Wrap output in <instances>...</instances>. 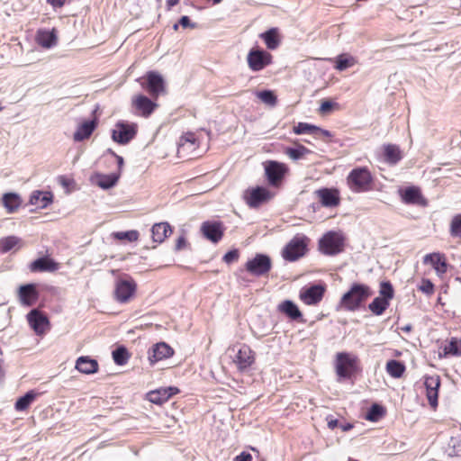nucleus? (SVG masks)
<instances>
[{"label":"nucleus","mask_w":461,"mask_h":461,"mask_svg":"<svg viewBox=\"0 0 461 461\" xmlns=\"http://www.w3.org/2000/svg\"><path fill=\"white\" fill-rule=\"evenodd\" d=\"M372 295L370 287L364 284L354 283L345 293L338 307L348 312H356Z\"/></svg>","instance_id":"1"},{"label":"nucleus","mask_w":461,"mask_h":461,"mask_svg":"<svg viewBox=\"0 0 461 461\" xmlns=\"http://www.w3.org/2000/svg\"><path fill=\"white\" fill-rule=\"evenodd\" d=\"M346 180L353 193H365L371 189L373 176L367 167H357L348 173Z\"/></svg>","instance_id":"2"},{"label":"nucleus","mask_w":461,"mask_h":461,"mask_svg":"<svg viewBox=\"0 0 461 461\" xmlns=\"http://www.w3.org/2000/svg\"><path fill=\"white\" fill-rule=\"evenodd\" d=\"M320 250L328 256L340 253L344 248V237L337 231H329L319 241Z\"/></svg>","instance_id":"3"},{"label":"nucleus","mask_w":461,"mask_h":461,"mask_svg":"<svg viewBox=\"0 0 461 461\" xmlns=\"http://www.w3.org/2000/svg\"><path fill=\"white\" fill-rule=\"evenodd\" d=\"M272 55L261 49L252 48L247 56L248 66L250 70L258 72L272 63Z\"/></svg>","instance_id":"4"},{"label":"nucleus","mask_w":461,"mask_h":461,"mask_svg":"<svg viewBox=\"0 0 461 461\" xmlns=\"http://www.w3.org/2000/svg\"><path fill=\"white\" fill-rule=\"evenodd\" d=\"M272 261L270 257L266 254H256V256L248 260L245 268L255 276H263L271 270Z\"/></svg>","instance_id":"5"},{"label":"nucleus","mask_w":461,"mask_h":461,"mask_svg":"<svg viewBox=\"0 0 461 461\" xmlns=\"http://www.w3.org/2000/svg\"><path fill=\"white\" fill-rule=\"evenodd\" d=\"M357 357L347 352H339L336 355V373L341 378H348L356 369Z\"/></svg>","instance_id":"6"},{"label":"nucleus","mask_w":461,"mask_h":461,"mask_svg":"<svg viewBox=\"0 0 461 461\" xmlns=\"http://www.w3.org/2000/svg\"><path fill=\"white\" fill-rule=\"evenodd\" d=\"M306 247V238L296 236L283 249V258L287 261H295L305 254Z\"/></svg>","instance_id":"7"},{"label":"nucleus","mask_w":461,"mask_h":461,"mask_svg":"<svg viewBox=\"0 0 461 461\" xmlns=\"http://www.w3.org/2000/svg\"><path fill=\"white\" fill-rule=\"evenodd\" d=\"M136 283L129 279H119L114 286V299L121 303H128L136 292Z\"/></svg>","instance_id":"8"},{"label":"nucleus","mask_w":461,"mask_h":461,"mask_svg":"<svg viewBox=\"0 0 461 461\" xmlns=\"http://www.w3.org/2000/svg\"><path fill=\"white\" fill-rule=\"evenodd\" d=\"M137 133V126L126 122H118L112 131V139L119 144L129 143Z\"/></svg>","instance_id":"9"},{"label":"nucleus","mask_w":461,"mask_h":461,"mask_svg":"<svg viewBox=\"0 0 461 461\" xmlns=\"http://www.w3.org/2000/svg\"><path fill=\"white\" fill-rule=\"evenodd\" d=\"M26 319L30 327L37 335H43L50 328L49 318L38 309L30 311Z\"/></svg>","instance_id":"10"},{"label":"nucleus","mask_w":461,"mask_h":461,"mask_svg":"<svg viewBox=\"0 0 461 461\" xmlns=\"http://www.w3.org/2000/svg\"><path fill=\"white\" fill-rule=\"evenodd\" d=\"M233 361L240 372H246L255 363V352L249 346L243 344L240 347Z\"/></svg>","instance_id":"11"},{"label":"nucleus","mask_w":461,"mask_h":461,"mask_svg":"<svg viewBox=\"0 0 461 461\" xmlns=\"http://www.w3.org/2000/svg\"><path fill=\"white\" fill-rule=\"evenodd\" d=\"M324 293V285H313L302 289L299 297L307 305H316L322 300Z\"/></svg>","instance_id":"12"},{"label":"nucleus","mask_w":461,"mask_h":461,"mask_svg":"<svg viewBox=\"0 0 461 461\" xmlns=\"http://www.w3.org/2000/svg\"><path fill=\"white\" fill-rule=\"evenodd\" d=\"M201 231L208 240L218 243L223 236L224 227L221 221H207L203 222Z\"/></svg>","instance_id":"13"},{"label":"nucleus","mask_w":461,"mask_h":461,"mask_svg":"<svg viewBox=\"0 0 461 461\" xmlns=\"http://www.w3.org/2000/svg\"><path fill=\"white\" fill-rule=\"evenodd\" d=\"M271 198L270 192L261 186H257L250 190H248L245 194V199L249 207L257 208L263 203L268 201Z\"/></svg>","instance_id":"14"},{"label":"nucleus","mask_w":461,"mask_h":461,"mask_svg":"<svg viewBox=\"0 0 461 461\" xmlns=\"http://www.w3.org/2000/svg\"><path fill=\"white\" fill-rule=\"evenodd\" d=\"M146 77V88L153 98H157L160 94L165 93V82L161 75L149 71L147 73Z\"/></svg>","instance_id":"15"},{"label":"nucleus","mask_w":461,"mask_h":461,"mask_svg":"<svg viewBox=\"0 0 461 461\" xmlns=\"http://www.w3.org/2000/svg\"><path fill=\"white\" fill-rule=\"evenodd\" d=\"M19 302L23 306H32L39 298V293L34 284L23 285L18 289Z\"/></svg>","instance_id":"16"},{"label":"nucleus","mask_w":461,"mask_h":461,"mask_svg":"<svg viewBox=\"0 0 461 461\" xmlns=\"http://www.w3.org/2000/svg\"><path fill=\"white\" fill-rule=\"evenodd\" d=\"M424 385L427 391V398L431 407L438 405V388L440 386V377L438 375L425 376Z\"/></svg>","instance_id":"17"},{"label":"nucleus","mask_w":461,"mask_h":461,"mask_svg":"<svg viewBox=\"0 0 461 461\" xmlns=\"http://www.w3.org/2000/svg\"><path fill=\"white\" fill-rule=\"evenodd\" d=\"M132 105L143 117H149L158 104L143 95H138L132 99Z\"/></svg>","instance_id":"18"},{"label":"nucleus","mask_w":461,"mask_h":461,"mask_svg":"<svg viewBox=\"0 0 461 461\" xmlns=\"http://www.w3.org/2000/svg\"><path fill=\"white\" fill-rule=\"evenodd\" d=\"M315 194L324 207H335L339 203V194L337 189L321 188L315 191Z\"/></svg>","instance_id":"19"},{"label":"nucleus","mask_w":461,"mask_h":461,"mask_svg":"<svg viewBox=\"0 0 461 461\" xmlns=\"http://www.w3.org/2000/svg\"><path fill=\"white\" fill-rule=\"evenodd\" d=\"M174 354L173 348L165 342L154 345L149 351V360L151 364L170 357Z\"/></svg>","instance_id":"20"},{"label":"nucleus","mask_w":461,"mask_h":461,"mask_svg":"<svg viewBox=\"0 0 461 461\" xmlns=\"http://www.w3.org/2000/svg\"><path fill=\"white\" fill-rule=\"evenodd\" d=\"M423 263L425 265H431L438 276L445 274L447 270L446 257L440 253L427 254L423 258Z\"/></svg>","instance_id":"21"},{"label":"nucleus","mask_w":461,"mask_h":461,"mask_svg":"<svg viewBox=\"0 0 461 461\" xmlns=\"http://www.w3.org/2000/svg\"><path fill=\"white\" fill-rule=\"evenodd\" d=\"M268 182L275 185L284 177L285 169L283 164L276 161H270L265 167Z\"/></svg>","instance_id":"22"},{"label":"nucleus","mask_w":461,"mask_h":461,"mask_svg":"<svg viewBox=\"0 0 461 461\" xmlns=\"http://www.w3.org/2000/svg\"><path fill=\"white\" fill-rule=\"evenodd\" d=\"M97 127V120L86 121L81 123L74 132L73 139L75 141H82L88 139L95 128Z\"/></svg>","instance_id":"23"},{"label":"nucleus","mask_w":461,"mask_h":461,"mask_svg":"<svg viewBox=\"0 0 461 461\" xmlns=\"http://www.w3.org/2000/svg\"><path fill=\"white\" fill-rule=\"evenodd\" d=\"M52 198L53 195L50 192L36 190L30 196V203L38 209H44L52 203Z\"/></svg>","instance_id":"24"},{"label":"nucleus","mask_w":461,"mask_h":461,"mask_svg":"<svg viewBox=\"0 0 461 461\" xmlns=\"http://www.w3.org/2000/svg\"><path fill=\"white\" fill-rule=\"evenodd\" d=\"M76 368L83 374H95L98 370V363L88 357H80L76 362Z\"/></svg>","instance_id":"25"},{"label":"nucleus","mask_w":461,"mask_h":461,"mask_svg":"<svg viewBox=\"0 0 461 461\" xmlns=\"http://www.w3.org/2000/svg\"><path fill=\"white\" fill-rule=\"evenodd\" d=\"M153 241L161 243L172 233L171 226L167 222L155 223L151 228Z\"/></svg>","instance_id":"26"},{"label":"nucleus","mask_w":461,"mask_h":461,"mask_svg":"<svg viewBox=\"0 0 461 461\" xmlns=\"http://www.w3.org/2000/svg\"><path fill=\"white\" fill-rule=\"evenodd\" d=\"M197 147V140L193 132H187L180 137L178 141L177 153H185L194 150Z\"/></svg>","instance_id":"27"},{"label":"nucleus","mask_w":461,"mask_h":461,"mask_svg":"<svg viewBox=\"0 0 461 461\" xmlns=\"http://www.w3.org/2000/svg\"><path fill=\"white\" fill-rule=\"evenodd\" d=\"M278 309L281 312L285 313L290 319L296 321L301 319L303 314L299 310L298 306L290 300H285L278 305Z\"/></svg>","instance_id":"28"},{"label":"nucleus","mask_w":461,"mask_h":461,"mask_svg":"<svg viewBox=\"0 0 461 461\" xmlns=\"http://www.w3.org/2000/svg\"><path fill=\"white\" fill-rule=\"evenodd\" d=\"M384 156L386 163L395 165L402 159V152L398 146L387 144L384 147Z\"/></svg>","instance_id":"29"},{"label":"nucleus","mask_w":461,"mask_h":461,"mask_svg":"<svg viewBox=\"0 0 461 461\" xmlns=\"http://www.w3.org/2000/svg\"><path fill=\"white\" fill-rule=\"evenodd\" d=\"M22 203L19 194L15 193H6L3 195V204L9 213L14 212Z\"/></svg>","instance_id":"30"},{"label":"nucleus","mask_w":461,"mask_h":461,"mask_svg":"<svg viewBox=\"0 0 461 461\" xmlns=\"http://www.w3.org/2000/svg\"><path fill=\"white\" fill-rule=\"evenodd\" d=\"M259 37L264 41L266 46L269 50H276L280 43L278 32L276 28H271L261 33Z\"/></svg>","instance_id":"31"},{"label":"nucleus","mask_w":461,"mask_h":461,"mask_svg":"<svg viewBox=\"0 0 461 461\" xmlns=\"http://www.w3.org/2000/svg\"><path fill=\"white\" fill-rule=\"evenodd\" d=\"M96 184L103 189H109L116 185L120 178V173H112L109 175H97Z\"/></svg>","instance_id":"32"},{"label":"nucleus","mask_w":461,"mask_h":461,"mask_svg":"<svg viewBox=\"0 0 461 461\" xmlns=\"http://www.w3.org/2000/svg\"><path fill=\"white\" fill-rule=\"evenodd\" d=\"M38 43L43 48H51L56 45L57 36L54 32L40 31L37 36Z\"/></svg>","instance_id":"33"},{"label":"nucleus","mask_w":461,"mask_h":461,"mask_svg":"<svg viewBox=\"0 0 461 461\" xmlns=\"http://www.w3.org/2000/svg\"><path fill=\"white\" fill-rule=\"evenodd\" d=\"M386 372L393 378H400L405 372V366L398 360H389L386 363Z\"/></svg>","instance_id":"34"},{"label":"nucleus","mask_w":461,"mask_h":461,"mask_svg":"<svg viewBox=\"0 0 461 461\" xmlns=\"http://www.w3.org/2000/svg\"><path fill=\"white\" fill-rule=\"evenodd\" d=\"M55 269V263L46 258H40L31 264V270L35 271H52Z\"/></svg>","instance_id":"35"},{"label":"nucleus","mask_w":461,"mask_h":461,"mask_svg":"<svg viewBox=\"0 0 461 461\" xmlns=\"http://www.w3.org/2000/svg\"><path fill=\"white\" fill-rule=\"evenodd\" d=\"M334 68L339 71H343L353 67L357 63V60L348 54H340L336 58Z\"/></svg>","instance_id":"36"},{"label":"nucleus","mask_w":461,"mask_h":461,"mask_svg":"<svg viewBox=\"0 0 461 461\" xmlns=\"http://www.w3.org/2000/svg\"><path fill=\"white\" fill-rule=\"evenodd\" d=\"M37 393L34 391L27 392L23 396L17 399L14 408L18 411H25L36 399Z\"/></svg>","instance_id":"37"},{"label":"nucleus","mask_w":461,"mask_h":461,"mask_svg":"<svg viewBox=\"0 0 461 461\" xmlns=\"http://www.w3.org/2000/svg\"><path fill=\"white\" fill-rule=\"evenodd\" d=\"M389 302L378 296L368 305V309L375 315H381L388 308Z\"/></svg>","instance_id":"38"},{"label":"nucleus","mask_w":461,"mask_h":461,"mask_svg":"<svg viewBox=\"0 0 461 461\" xmlns=\"http://www.w3.org/2000/svg\"><path fill=\"white\" fill-rule=\"evenodd\" d=\"M402 199L407 203H419L421 194L419 188L411 186L405 189Z\"/></svg>","instance_id":"39"},{"label":"nucleus","mask_w":461,"mask_h":461,"mask_svg":"<svg viewBox=\"0 0 461 461\" xmlns=\"http://www.w3.org/2000/svg\"><path fill=\"white\" fill-rule=\"evenodd\" d=\"M148 399L152 403L162 404L168 400V394H167L165 388H160L156 391L149 392L148 393Z\"/></svg>","instance_id":"40"},{"label":"nucleus","mask_w":461,"mask_h":461,"mask_svg":"<svg viewBox=\"0 0 461 461\" xmlns=\"http://www.w3.org/2000/svg\"><path fill=\"white\" fill-rule=\"evenodd\" d=\"M21 240L15 236H8L0 240V252L7 253L20 243Z\"/></svg>","instance_id":"41"},{"label":"nucleus","mask_w":461,"mask_h":461,"mask_svg":"<svg viewBox=\"0 0 461 461\" xmlns=\"http://www.w3.org/2000/svg\"><path fill=\"white\" fill-rule=\"evenodd\" d=\"M130 356L125 347L120 346L113 351V359L115 364L123 366L127 363Z\"/></svg>","instance_id":"42"},{"label":"nucleus","mask_w":461,"mask_h":461,"mask_svg":"<svg viewBox=\"0 0 461 461\" xmlns=\"http://www.w3.org/2000/svg\"><path fill=\"white\" fill-rule=\"evenodd\" d=\"M385 413L384 408L377 403H374L368 410L366 419L370 421L379 420Z\"/></svg>","instance_id":"43"},{"label":"nucleus","mask_w":461,"mask_h":461,"mask_svg":"<svg viewBox=\"0 0 461 461\" xmlns=\"http://www.w3.org/2000/svg\"><path fill=\"white\" fill-rule=\"evenodd\" d=\"M308 153H310V150L303 145H300L296 148H287L285 150V154L294 160L302 158L305 154Z\"/></svg>","instance_id":"44"},{"label":"nucleus","mask_w":461,"mask_h":461,"mask_svg":"<svg viewBox=\"0 0 461 461\" xmlns=\"http://www.w3.org/2000/svg\"><path fill=\"white\" fill-rule=\"evenodd\" d=\"M446 354L461 356V339L452 338L447 346L445 347Z\"/></svg>","instance_id":"45"},{"label":"nucleus","mask_w":461,"mask_h":461,"mask_svg":"<svg viewBox=\"0 0 461 461\" xmlns=\"http://www.w3.org/2000/svg\"><path fill=\"white\" fill-rule=\"evenodd\" d=\"M257 96L266 104L274 106L276 104V96L271 90L259 91L257 93Z\"/></svg>","instance_id":"46"},{"label":"nucleus","mask_w":461,"mask_h":461,"mask_svg":"<svg viewBox=\"0 0 461 461\" xmlns=\"http://www.w3.org/2000/svg\"><path fill=\"white\" fill-rule=\"evenodd\" d=\"M450 235L454 238H461V214L453 217L450 223Z\"/></svg>","instance_id":"47"},{"label":"nucleus","mask_w":461,"mask_h":461,"mask_svg":"<svg viewBox=\"0 0 461 461\" xmlns=\"http://www.w3.org/2000/svg\"><path fill=\"white\" fill-rule=\"evenodd\" d=\"M380 297L386 299L388 302L393 299L394 292L390 282H382L380 285Z\"/></svg>","instance_id":"48"},{"label":"nucleus","mask_w":461,"mask_h":461,"mask_svg":"<svg viewBox=\"0 0 461 461\" xmlns=\"http://www.w3.org/2000/svg\"><path fill=\"white\" fill-rule=\"evenodd\" d=\"M114 237L119 240H128L130 242L136 241L139 239V232L137 230L119 231L113 233Z\"/></svg>","instance_id":"49"},{"label":"nucleus","mask_w":461,"mask_h":461,"mask_svg":"<svg viewBox=\"0 0 461 461\" xmlns=\"http://www.w3.org/2000/svg\"><path fill=\"white\" fill-rule=\"evenodd\" d=\"M315 125L309 124L307 122H299L294 128V131L296 134H313L314 133Z\"/></svg>","instance_id":"50"},{"label":"nucleus","mask_w":461,"mask_h":461,"mask_svg":"<svg viewBox=\"0 0 461 461\" xmlns=\"http://www.w3.org/2000/svg\"><path fill=\"white\" fill-rule=\"evenodd\" d=\"M418 289L427 295H431L434 293V285L429 279L423 278Z\"/></svg>","instance_id":"51"},{"label":"nucleus","mask_w":461,"mask_h":461,"mask_svg":"<svg viewBox=\"0 0 461 461\" xmlns=\"http://www.w3.org/2000/svg\"><path fill=\"white\" fill-rule=\"evenodd\" d=\"M337 105L338 104L336 103H333L330 100H324L320 106L319 112L323 114L329 113L332 111L334 106Z\"/></svg>","instance_id":"52"},{"label":"nucleus","mask_w":461,"mask_h":461,"mask_svg":"<svg viewBox=\"0 0 461 461\" xmlns=\"http://www.w3.org/2000/svg\"><path fill=\"white\" fill-rule=\"evenodd\" d=\"M239 258V251L237 249H232L228 251L224 257L223 261L227 264H230Z\"/></svg>","instance_id":"53"},{"label":"nucleus","mask_w":461,"mask_h":461,"mask_svg":"<svg viewBox=\"0 0 461 461\" xmlns=\"http://www.w3.org/2000/svg\"><path fill=\"white\" fill-rule=\"evenodd\" d=\"M108 152L115 158L116 161H117V165H118V172L117 173H120L122 172V167H123V164H124V160H123V158L122 156H119L117 155L114 151H113L112 149H108Z\"/></svg>","instance_id":"54"},{"label":"nucleus","mask_w":461,"mask_h":461,"mask_svg":"<svg viewBox=\"0 0 461 461\" xmlns=\"http://www.w3.org/2000/svg\"><path fill=\"white\" fill-rule=\"evenodd\" d=\"M233 461H252V456L248 452H242L235 456Z\"/></svg>","instance_id":"55"},{"label":"nucleus","mask_w":461,"mask_h":461,"mask_svg":"<svg viewBox=\"0 0 461 461\" xmlns=\"http://www.w3.org/2000/svg\"><path fill=\"white\" fill-rule=\"evenodd\" d=\"M179 24L184 27V28H187V27H192L194 28V24H192L191 22H190V19L188 16L186 15H184L180 18L179 20Z\"/></svg>","instance_id":"56"},{"label":"nucleus","mask_w":461,"mask_h":461,"mask_svg":"<svg viewBox=\"0 0 461 461\" xmlns=\"http://www.w3.org/2000/svg\"><path fill=\"white\" fill-rule=\"evenodd\" d=\"M315 129L316 130H314V133L313 134L316 135V136H323V137H327V138L331 136V133L329 131H327V130L321 129V128H319L317 126H315Z\"/></svg>","instance_id":"57"},{"label":"nucleus","mask_w":461,"mask_h":461,"mask_svg":"<svg viewBox=\"0 0 461 461\" xmlns=\"http://www.w3.org/2000/svg\"><path fill=\"white\" fill-rule=\"evenodd\" d=\"M186 241L185 239L181 236L176 240L175 249L176 251L183 249L185 247Z\"/></svg>","instance_id":"58"},{"label":"nucleus","mask_w":461,"mask_h":461,"mask_svg":"<svg viewBox=\"0 0 461 461\" xmlns=\"http://www.w3.org/2000/svg\"><path fill=\"white\" fill-rule=\"evenodd\" d=\"M165 390L167 391V394H168V399H169L171 396H173V395H175V394H176V393H179V389H178V388H176V387H172V386L166 387V388H165Z\"/></svg>","instance_id":"59"},{"label":"nucleus","mask_w":461,"mask_h":461,"mask_svg":"<svg viewBox=\"0 0 461 461\" xmlns=\"http://www.w3.org/2000/svg\"><path fill=\"white\" fill-rule=\"evenodd\" d=\"M53 7H61L64 5L66 0H47Z\"/></svg>","instance_id":"60"},{"label":"nucleus","mask_w":461,"mask_h":461,"mask_svg":"<svg viewBox=\"0 0 461 461\" xmlns=\"http://www.w3.org/2000/svg\"><path fill=\"white\" fill-rule=\"evenodd\" d=\"M338 423H339V421L336 419L328 420V427L330 429H334L338 426Z\"/></svg>","instance_id":"61"},{"label":"nucleus","mask_w":461,"mask_h":461,"mask_svg":"<svg viewBox=\"0 0 461 461\" xmlns=\"http://www.w3.org/2000/svg\"><path fill=\"white\" fill-rule=\"evenodd\" d=\"M179 3V0H167V9L171 10V8L176 5Z\"/></svg>","instance_id":"62"},{"label":"nucleus","mask_w":461,"mask_h":461,"mask_svg":"<svg viewBox=\"0 0 461 461\" xmlns=\"http://www.w3.org/2000/svg\"><path fill=\"white\" fill-rule=\"evenodd\" d=\"M411 329V327L410 325H407V326L403 327L402 330L404 331H410Z\"/></svg>","instance_id":"63"},{"label":"nucleus","mask_w":461,"mask_h":461,"mask_svg":"<svg viewBox=\"0 0 461 461\" xmlns=\"http://www.w3.org/2000/svg\"><path fill=\"white\" fill-rule=\"evenodd\" d=\"M351 428H352V425L348 424L347 426H345V427L343 428V430H348V429H351Z\"/></svg>","instance_id":"64"}]
</instances>
